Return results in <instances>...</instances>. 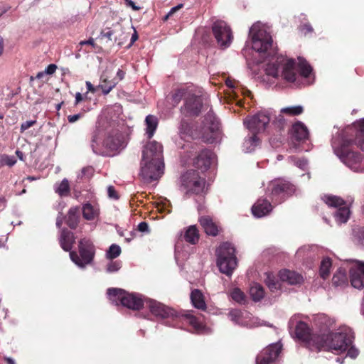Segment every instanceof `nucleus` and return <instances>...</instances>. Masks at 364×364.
Here are the masks:
<instances>
[{
    "label": "nucleus",
    "mask_w": 364,
    "mask_h": 364,
    "mask_svg": "<svg viewBox=\"0 0 364 364\" xmlns=\"http://www.w3.org/2000/svg\"><path fill=\"white\" fill-rule=\"evenodd\" d=\"M145 304L150 312L158 318H171L176 319L178 317V313L176 310L155 300H146Z\"/></svg>",
    "instance_id": "4468645a"
},
{
    "label": "nucleus",
    "mask_w": 364,
    "mask_h": 364,
    "mask_svg": "<svg viewBox=\"0 0 364 364\" xmlns=\"http://www.w3.org/2000/svg\"><path fill=\"white\" fill-rule=\"evenodd\" d=\"M100 36L102 38H106L109 41L117 42L119 46L123 45L124 41L129 37L128 33L123 31L121 25L114 26L113 29L107 28L102 30Z\"/></svg>",
    "instance_id": "aec40b11"
},
{
    "label": "nucleus",
    "mask_w": 364,
    "mask_h": 364,
    "mask_svg": "<svg viewBox=\"0 0 364 364\" xmlns=\"http://www.w3.org/2000/svg\"><path fill=\"white\" fill-rule=\"evenodd\" d=\"M204 128L210 130V135L205 136L203 134V138L205 141L212 143L215 139V134L219 130V122L212 110H210L205 115L203 120Z\"/></svg>",
    "instance_id": "6ab92c4d"
},
{
    "label": "nucleus",
    "mask_w": 364,
    "mask_h": 364,
    "mask_svg": "<svg viewBox=\"0 0 364 364\" xmlns=\"http://www.w3.org/2000/svg\"><path fill=\"white\" fill-rule=\"evenodd\" d=\"M353 237L355 242L364 246V227L355 226L353 228Z\"/></svg>",
    "instance_id": "ea45409f"
},
{
    "label": "nucleus",
    "mask_w": 364,
    "mask_h": 364,
    "mask_svg": "<svg viewBox=\"0 0 364 364\" xmlns=\"http://www.w3.org/2000/svg\"><path fill=\"white\" fill-rule=\"evenodd\" d=\"M265 284L271 291H274L280 288V283L271 273H267Z\"/></svg>",
    "instance_id": "58836bf2"
},
{
    "label": "nucleus",
    "mask_w": 364,
    "mask_h": 364,
    "mask_svg": "<svg viewBox=\"0 0 364 364\" xmlns=\"http://www.w3.org/2000/svg\"><path fill=\"white\" fill-rule=\"evenodd\" d=\"M86 87L87 89V92H90L92 93H95L96 92V88L92 85V84L90 82H86Z\"/></svg>",
    "instance_id": "338daca9"
},
{
    "label": "nucleus",
    "mask_w": 364,
    "mask_h": 364,
    "mask_svg": "<svg viewBox=\"0 0 364 364\" xmlns=\"http://www.w3.org/2000/svg\"><path fill=\"white\" fill-rule=\"evenodd\" d=\"M17 162L14 156H9L7 154H0V168L7 166L11 167Z\"/></svg>",
    "instance_id": "79ce46f5"
},
{
    "label": "nucleus",
    "mask_w": 364,
    "mask_h": 364,
    "mask_svg": "<svg viewBox=\"0 0 364 364\" xmlns=\"http://www.w3.org/2000/svg\"><path fill=\"white\" fill-rule=\"evenodd\" d=\"M281 70L282 77L287 81L294 82L299 76L304 78L309 77L312 72L311 66L307 61L298 58L296 64L294 59H287L282 55L277 56L274 61L267 65L266 73L268 75L277 77Z\"/></svg>",
    "instance_id": "f257e3e1"
},
{
    "label": "nucleus",
    "mask_w": 364,
    "mask_h": 364,
    "mask_svg": "<svg viewBox=\"0 0 364 364\" xmlns=\"http://www.w3.org/2000/svg\"><path fill=\"white\" fill-rule=\"evenodd\" d=\"M231 298L239 304H243L245 301V294L239 289L235 288L231 291Z\"/></svg>",
    "instance_id": "49530a36"
},
{
    "label": "nucleus",
    "mask_w": 364,
    "mask_h": 364,
    "mask_svg": "<svg viewBox=\"0 0 364 364\" xmlns=\"http://www.w3.org/2000/svg\"><path fill=\"white\" fill-rule=\"evenodd\" d=\"M292 137L298 141H304L309 137V131L307 127L301 122H297L291 127Z\"/></svg>",
    "instance_id": "cd10ccee"
},
{
    "label": "nucleus",
    "mask_w": 364,
    "mask_h": 364,
    "mask_svg": "<svg viewBox=\"0 0 364 364\" xmlns=\"http://www.w3.org/2000/svg\"><path fill=\"white\" fill-rule=\"evenodd\" d=\"M331 265V259L329 257H326L321 261L320 266V276L323 279H326L329 276Z\"/></svg>",
    "instance_id": "4c0bfd02"
},
{
    "label": "nucleus",
    "mask_w": 364,
    "mask_h": 364,
    "mask_svg": "<svg viewBox=\"0 0 364 364\" xmlns=\"http://www.w3.org/2000/svg\"><path fill=\"white\" fill-rule=\"evenodd\" d=\"M125 1L127 5L132 7L134 11H139L141 9L139 6H136V4L132 0H125Z\"/></svg>",
    "instance_id": "0e129e2a"
},
{
    "label": "nucleus",
    "mask_w": 364,
    "mask_h": 364,
    "mask_svg": "<svg viewBox=\"0 0 364 364\" xmlns=\"http://www.w3.org/2000/svg\"><path fill=\"white\" fill-rule=\"evenodd\" d=\"M107 193H108V196L110 198H112V199H114V200H117L119 198V196L117 192V191L115 190L114 187L112 186H109L107 188Z\"/></svg>",
    "instance_id": "864d4df0"
},
{
    "label": "nucleus",
    "mask_w": 364,
    "mask_h": 364,
    "mask_svg": "<svg viewBox=\"0 0 364 364\" xmlns=\"http://www.w3.org/2000/svg\"><path fill=\"white\" fill-rule=\"evenodd\" d=\"M203 107L201 96L196 95L192 90L185 98L183 105L181 107V112L185 117H196L200 114Z\"/></svg>",
    "instance_id": "f8f14e48"
},
{
    "label": "nucleus",
    "mask_w": 364,
    "mask_h": 364,
    "mask_svg": "<svg viewBox=\"0 0 364 364\" xmlns=\"http://www.w3.org/2000/svg\"><path fill=\"white\" fill-rule=\"evenodd\" d=\"M191 90L192 89H190L189 87L186 86H183L173 90L170 95L171 104L173 106L178 105L182 99L185 100V98L188 95Z\"/></svg>",
    "instance_id": "7c9ffc66"
},
{
    "label": "nucleus",
    "mask_w": 364,
    "mask_h": 364,
    "mask_svg": "<svg viewBox=\"0 0 364 364\" xmlns=\"http://www.w3.org/2000/svg\"><path fill=\"white\" fill-rule=\"evenodd\" d=\"M79 45L82 46L84 45L91 46L93 48L96 47V43L92 38H89L87 41H82L79 43Z\"/></svg>",
    "instance_id": "bf43d9fd"
},
{
    "label": "nucleus",
    "mask_w": 364,
    "mask_h": 364,
    "mask_svg": "<svg viewBox=\"0 0 364 364\" xmlns=\"http://www.w3.org/2000/svg\"><path fill=\"white\" fill-rule=\"evenodd\" d=\"M164 161L163 146L156 141L148 142L142 150V161Z\"/></svg>",
    "instance_id": "f3484780"
},
{
    "label": "nucleus",
    "mask_w": 364,
    "mask_h": 364,
    "mask_svg": "<svg viewBox=\"0 0 364 364\" xmlns=\"http://www.w3.org/2000/svg\"><path fill=\"white\" fill-rule=\"evenodd\" d=\"M354 334L350 328H345L340 332L331 333H321V336H314L311 346L316 351H336L337 353L347 350L353 343Z\"/></svg>",
    "instance_id": "f03ea898"
},
{
    "label": "nucleus",
    "mask_w": 364,
    "mask_h": 364,
    "mask_svg": "<svg viewBox=\"0 0 364 364\" xmlns=\"http://www.w3.org/2000/svg\"><path fill=\"white\" fill-rule=\"evenodd\" d=\"M272 210L271 203L265 198H259L252 208V214L257 218L268 215Z\"/></svg>",
    "instance_id": "5701e85b"
},
{
    "label": "nucleus",
    "mask_w": 364,
    "mask_h": 364,
    "mask_svg": "<svg viewBox=\"0 0 364 364\" xmlns=\"http://www.w3.org/2000/svg\"><path fill=\"white\" fill-rule=\"evenodd\" d=\"M217 266L221 273L231 276L237 267L235 247L228 242H223L216 250Z\"/></svg>",
    "instance_id": "20e7f679"
},
{
    "label": "nucleus",
    "mask_w": 364,
    "mask_h": 364,
    "mask_svg": "<svg viewBox=\"0 0 364 364\" xmlns=\"http://www.w3.org/2000/svg\"><path fill=\"white\" fill-rule=\"evenodd\" d=\"M295 334L298 339L306 343L309 350L316 351V348L311 346L310 343L313 341L314 336H321V333H311V330L309 325L304 321H299L295 327Z\"/></svg>",
    "instance_id": "a211bd4d"
},
{
    "label": "nucleus",
    "mask_w": 364,
    "mask_h": 364,
    "mask_svg": "<svg viewBox=\"0 0 364 364\" xmlns=\"http://www.w3.org/2000/svg\"><path fill=\"white\" fill-rule=\"evenodd\" d=\"M183 239L191 245L197 244L200 239L199 230L197 227L196 225L188 227L184 232Z\"/></svg>",
    "instance_id": "2f4dec72"
},
{
    "label": "nucleus",
    "mask_w": 364,
    "mask_h": 364,
    "mask_svg": "<svg viewBox=\"0 0 364 364\" xmlns=\"http://www.w3.org/2000/svg\"><path fill=\"white\" fill-rule=\"evenodd\" d=\"M364 277L360 273H354L350 275L351 285L358 289L363 287Z\"/></svg>",
    "instance_id": "c03bdc74"
},
{
    "label": "nucleus",
    "mask_w": 364,
    "mask_h": 364,
    "mask_svg": "<svg viewBox=\"0 0 364 364\" xmlns=\"http://www.w3.org/2000/svg\"><path fill=\"white\" fill-rule=\"evenodd\" d=\"M82 117L81 114H77L74 115H69L68 117V120L70 123H74L76 121H77L79 119H80Z\"/></svg>",
    "instance_id": "e2e57ef3"
},
{
    "label": "nucleus",
    "mask_w": 364,
    "mask_h": 364,
    "mask_svg": "<svg viewBox=\"0 0 364 364\" xmlns=\"http://www.w3.org/2000/svg\"><path fill=\"white\" fill-rule=\"evenodd\" d=\"M78 252H70V259L77 266L84 268L92 263L95 255V247L90 239L85 237L78 242Z\"/></svg>",
    "instance_id": "423d86ee"
},
{
    "label": "nucleus",
    "mask_w": 364,
    "mask_h": 364,
    "mask_svg": "<svg viewBox=\"0 0 364 364\" xmlns=\"http://www.w3.org/2000/svg\"><path fill=\"white\" fill-rule=\"evenodd\" d=\"M280 280L286 282L289 284H299L302 280V277L293 271L288 269H282L279 272Z\"/></svg>",
    "instance_id": "c756f323"
},
{
    "label": "nucleus",
    "mask_w": 364,
    "mask_h": 364,
    "mask_svg": "<svg viewBox=\"0 0 364 364\" xmlns=\"http://www.w3.org/2000/svg\"><path fill=\"white\" fill-rule=\"evenodd\" d=\"M347 355L351 358H355L358 355V350L355 348L352 344L348 348Z\"/></svg>",
    "instance_id": "5fc2aeb1"
},
{
    "label": "nucleus",
    "mask_w": 364,
    "mask_h": 364,
    "mask_svg": "<svg viewBox=\"0 0 364 364\" xmlns=\"http://www.w3.org/2000/svg\"><path fill=\"white\" fill-rule=\"evenodd\" d=\"M181 188L186 194L200 195L205 193V176H202L198 171L188 170L181 176Z\"/></svg>",
    "instance_id": "39448f33"
},
{
    "label": "nucleus",
    "mask_w": 364,
    "mask_h": 364,
    "mask_svg": "<svg viewBox=\"0 0 364 364\" xmlns=\"http://www.w3.org/2000/svg\"><path fill=\"white\" fill-rule=\"evenodd\" d=\"M80 221V206H73L65 217L66 225L72 230H75Z\"/></svg>",
    "instance_id": "a878e982"
},
{
    "label": "nucleus",
    "mask_w": 364,
    "mask_h": 364,
    "mask_svg": "<svg viewBox=\"0 0 364 364\" xmlns=\"http://www.w3.org/2000/svg\"><path fill=\"white\" fill-rule=\"evenodd\" d=\"M353 144H356L357 146L364 151V120L361 122L360 129L357 131L355 139L353 140H343L341 146V156L343 160L351 164H358L361 161L362 155L359 152L349 149Z\"/></svg>",
    "instance_id": "6e6552de"
},
{
    "label": "nucleus",
    "mask_w": 364,
    "mask_h": 364,
    "mask_svg": "<svg viewBox=\"0 0 364 364\" xmlns=\"http://www.w3.org/2000/svg\"><path fill=\"white\" fill-rule=\"evenodd\" d=\"M118 81L116 80V78L109 80L107 76L102 74L100 77V84L97 86V88H100L102 93L106 95L115 87Z\"/></svg>",
    "instance_id": "473e14b6"
},
{
    "label": "nucleus",
    "mask_w": 364,
    "mask_h": 364,
    "mask_svg": "<svg viewBox=\"0 0 364 364\" xmlns=\"http://www.w3.org/2000/svg\"><path fill=\"white\" fill-rule=\"evenodd\" d=\"M125 75H126L125 71H124L122 69H119L117 73V76H116V78L118 79L117 81L119 82L120 80H122L124 78Z\"/></svg>",
    "instance_id": "69168bd1"
},
{
    "label": "nucleus",
    "mask_w": 364,
    "mask_h": 364,
    "mask_svg": "<svg viewBox=\"0 0 364 364\" xmlns=\"http://www.w3.org/2000/svg\"><path fill=\"white\" fill-rule=\"evenodd\" d=\"M141 176L146 183L158 180L164 174V161H142Z\"/></svg>",
    "instance_id": "9b49d317"
},
{
    "label": "nucleus",
    "mask_w": 364,
    "mask_h": 364,
    "mask_svg": "<svg viewBox=\"0 0 364 364\" xmlns=\"http://www.w3.org/2000/svg\"><path fill=\"white\" fill-rule=\"evenodd\" d=\"M70 183L67 178H64L59 184L58 187L55 189V192L60 196H66L70 193Z\"/></svg>",
    "instance_id": "a19ab883"
},
{
    "label": "nucleus",
    "mask_w": 364,
    "mask_h": 364,
    "mask_svg": "<svg viewBox=\"0 0 364 364\" xmlns=\"http://www.w3.org/2000/svg\"><path fill=\"white\" fill-rule=\"evenodd\" d=\"M82 175L86 176L87 178H90L92 176L94 169L91 166L85 167L82 169Z\"/></svg>",
    "instance_id": "6e6d98bb"
},
{
    "label": "nucleus",
    "mask_w": 364,
    "mask_h": 364,
    "mask_svg": "<svg viewBox=\"0 0 364 364\" xmlns=\"http://www.w3.org/2000/svg\"><path fill=\"white\" fill-rule=\"evenodd\" d=\"M348 277L346 271L344 269H338L333 274L332 278V284L335 287H341L347 284Z\"/></svg>",
    "instance_id": "f704fd0d"
},
{
    "label": "nucleus",
    "mask_w": 364,
    "mask_h": 364,
    "mask_svg": "<svg viewBox=\"0 0 364 364\" xmlns=\"http://www.w3.org/2000/svg\"><path fill=\"white\" fill-rule=\"evenodd\" d=\"M228 316L232 321L237 322L241 316V311L237 309H232L228 313Z\"/></svg>",
    "instance_id": "3c124183"
},
{
    "label": "nucleus",
    "mask_w": 364,
    "mask_h": 364,
    "mask_svg": "<svg viewBox=\"0 0 364 364\" xmlns=\"http://www.w3.org/2000/svg\"><path fill=\"white\" fill-rule=\"evenodd\" d=\"M82 216L85 220H92L98 215L97 209L95 208L90 203H87L82 208Z\"/></svg>",
    "instance_id": "e433bc0d"
},
{
    "label": "nucleus",
    "mask_w": 364,
    "mask_h": 364,
    "mask_svg": "<svg viewBox=\"0 0 364 364\" xmlns=\"http://www.w3.org/2000/svg\"><path fill=\"white\" fill-rule=\"evenodd\" d=\"M270 122L268 114L258 112L256 114L245 119L244 124L251 132H261L264 131Z\"/></svg>",
    "instance_id": "dca6fc26"
},
{
    "label": "nucleus",
    "mask_w": 364,
    "mask_h": 364,
    "mask_svg": "<svg viewBox=\"0 0 364 364\" xmlns=\"http://www.w3.org/2000/svg\"><path fill=\"white\" fill-rule=\"evenodd\" d=\"M249 35L253 50L259 53L267 54V56H274L276 54L272 36L259 24L252 26Z\"/></svg>",
    "instance_id": "7ed1b4c3"
},
{
    "label": "nucleus",
    "mask_w": 364,
    "mask_h": 364,
    "mask_svg": "<svg viewBox=\"0 0 364 364\" xmlns=\"http://www.w3.org/2000/svg\"><path fill=\"white\" fill-rule=\"evenodd\" d=\"M57 70V65L55 64H50L46 68L45 72L47 75H53Z\"/></svg>",
    "instance_id": "13d9d810"
},
{
    "label": "nucleus",
    "mask_w": 364,
    "mask_h": 364,
    "mask_svg": "<svg viewBox=\"0 0 364 364\" xmlns=\"http://www.w3.org/2000/svg\"><path fill=\"white\" fill-rule=\"evenodd\" d=\"M179 131L181 134L185 135H190L192 132V127L191 123L185 119H182L179 126Z\"/></svg>",
    "instance_id": "de8ad7c7"
},
{
    "label": "nucleus",
    "mask_w": 364,
    "mask_h": 364,
    "mask_svg": "<svg viewBox=\"0 0 364 364\" xmlns=\"http://www.w3.org/2000/svg\"><path fill=\"white\" fill-rule=\"evenodd\" d=\"M198 221L208 235L215 237L221 230V228L208 215L201 216Z\"/></svg>",
    "instance_id": "b1692460"
},
{
    "label": "nucleus",
    "mask_w": 364,
    "mask_h": 364,
    "mask_svg": "<svg viewBox=\"0 0 364 364\" xmlns=\"http://www.w3.org/2000/svg\"><path fill=\"white\" fill-rule=\"evenodd\" d=\"M213 158L214 154L210 150L203 149L194 159L193 166L203 173L210 168Z\"/></svg>",
    "instance_id": "412c9836"
},
{
    "label": "nucleus",
    "mask_w": 364,
    "mask_h": 364,
    "mask_svg": "<svg viewBox=\"0 0 364 364\" xmlns=\"http://www.w3.org/2000/svg\"><path fill=\"white\" fill-rule=\"evenodd\" d=\"M121 268V262L119 261H111L107 266V271L112 273L118 271Z\"/></svg>",
    "instance_id": "09e8293b"
},
{
    "label": "nucleus",
    "mask_w": 364,
    "mask_h": 364,
    "mask_svg": "<svg viewBox=\"0 0 364 364\" xmlns=\"http://www.w3.org/2000/svg\"><path fill=\"white\" fill-rule=\"evenodd\" d=\"M282 345L275 343L264 348L256 358L257 364H272L281 353Z\"/></svg>",
    "instance_id": "2eb2a0df"
},
{
    "label": "nucleus",
    "mask_w": 364,
    "mask_h": 364,
    "mask_svg": "<svg viewBox=\"0 0 364 364\" xmlns=\"http://www.w3.org/2000/svg\"><path fill=\"white\" fill-rule=\"evenodd\" d=\"M138 230L140 231V232H149V225L146 222L144 221V222H141L139 225H138Z\"/></svg>",
    "instance_id": "4d7b16f0"
},
{
    "label": "nucleus",
    "mask_w": 364,
    "mask_h": 364,
    "mask_svg": "<svg viewBox=\"0 0 364 364\" xmlns=\"http://www.w3.org/2000/svg\"><path fill=\"white\" fill-rule=\"evenodd\" d=\"M323 200L328 206L336 209L333 215L337 223H346L348 220L350 210L347 201L341 197L331 195L324 196Z\"/></svg>",
    "instance_id": "1a4fd4ad"
},
{
    "label": "nucleus",
    "mask_w": 364,
    "mask_h": 364,
    "mask_svg": "<svg viewBox=\"0 0 364 364\" xmlns=\"http://www.w3.org/2000/svg\"><path fill=\"white\" fill-rule=\"evenodd\" d=\"M121 252L122 250L119 245L112 244L107 252L106 257L107 259L112 260L119 257Z\"/></svg>",
    "instance_id": "a18cd8bd"
},
{
    "label": "nucleus",
    "mask_w": 364,
    "mask_h": 364,
    "mask_svg": "<svg viewBox=\"0 0 364 364\" xmlns=\"http://www.w3.org/2000/svg\"><path fill=\"white\" fill-rule=\"evenodd\" d=\"M84 100L82 95L80 92L75 94V105H77L81 101Z\"/></svg>",
    "instance_id": "774afa93"
},
{
    "label": "nucleus",
    "mask_w": 364,
    "mask_h": 364,
    "mask_svg": "<svg viewBox=\"0 0 364 364\" xmlns=\"http://www.w3.org/2000/svg\"><path fill=\"white\" fill-rule=\"evenodd\" d=\"M104 147L109 151H117L122 146V141L116 130L109 132L103 141Z\"/></svg>",
    "instance_id": "393cba45"
},
{
    "label": "nucleus",
    "mask_w": 364,
    "mask_h": 364,
    "mask_svg": "<svg viewBox=\"0 0 364 364\" xmlns=\"http://www.w3.org/2000/svg\"><path fill=\"white\" fill-rule=\"evenodd\" d=\"M304 108L301 105L284 107L281 109V112L289 116H298L303 113Z\"/></svg>",
    "instance_id": "37998d69"
},
{
    "label": "nucleus",
    "mask_w": 364,
    "mask_h": 364,
    "mask_svg": "<svg viewBox=\"0 0 364 364\" xmlns=\"http://www.w3.org/2000/svg\"><path fill=\"white\" fill-rule=\"evenodd\" d=\"M183 7L182 4H178V6L173 7L170 11L167 14V15L164 17V20H167L169 17H171L175 12Z\"/></svg>",
    "instance_id": "052dcab7"
},
{
    "label": "nucleus",
    "mask_w": 364,
    "mask_h": 364,
    "mask_svg": "<svg viewBox=\"0 0 364 364\" xmlns=\"http://www.w3.org/2000/svg\"><path fill=\"white\" fill-rule=\"evenodd\" d=\"M36 123V120H30L22 123L20 129L21 132L23 133L26 129L35 125Z\"/></svg>",
    "instance_id": "603ef678"
},
{
    "label": "nucleus",
    "mask_w": 364,
    "mask_h": 364,
    "mask_svg": "<svg viewBox=\"0 0 364 364\" xmlns=\"http://www.w3.org/2000/svg\"><path fill=\"white\" fill-rule=\"evenodd\" d=\"M270 196L273 201L281 203L294 192V186L284 179H275L268 186Z\"/></svg>",
    "instance_id": "9d476101"
},
{
    "label": "nucleus",
    "mask_w": 364,
    "mask_h": 364,
    "mask_svg": "<svg viewBox=\"0 0 364 364\" xmlns=\"http://www.w3.org/2000/svg\"><path fill=\"white\" fill-rule=\"evenodd\" d=\"M107 294L113 301H119L123 306L134 311L141 309L146 301L141 295L129 293L122 289L109 288Z\"/></svg>",
    "instance_id": "0eeeda50"
},
{
    "label": "nucleus",
    "mask_w": 364,
    "mask_h": 364,
    "mask_svg": "<svg viewBox=\"0 0 364 364\" xmlns=\"http://www.w3.org/2000/svg\"><path fill=\"white\" fill-rule=\"evenodd\" d=\"M176 320H178L189 324L196 331H200L204 328L203 321L200 318L197 317L191 313L178 314V317H176Z\"/></svg>",
    "instance_id": "bb28decb"
},
{
    "label": "nucleus",
    "mask_w": 364,
    "mask_h": 364,
    "mask_svg": "<svg viewBox=\"0 0 364 364\" xmlns=\"http://www.w3.org/2000/svg\"><path fill=\"white\" fill-rule=\"evenodd\" d=\"M145 124L146 126V134L147 135V138L151 139L153 137L158 127V118L154 115L149 114L146 117Z\"/></svg>",
    "instance_id": "72a5a7b5"
},
{
    "label": "nucleus",
    "mask_w": 364,
    "mask_h": 364,
    "mask_svg": "<svg viewBox=\"0 0 364 364\" xmlns=\"http://www.w3.org/2000/svg\"><path fill=\"white\" fill-rule=\"evenodd\" d=\"M190 299L193 306L199 310L205 311L207 305L205 301V296L202 291L198 289L191 291Z\"/></svg>",
    "instance_id": "c85d7f7f"
},
{
    "label": "nucleus",
    "mask_w": 364,
    "mask_h": 364,
    "mask_svg": "<svg viewBox=\"0 0 364 364\" xmlns=\"http://www.w3.org/2000/svg\"><path fill=\"white\" fill-rule=\"evenodd\" d=\"M213 33L218 46L222 48H228L232 40L230 28L223 21H216L212 26Z\"/></svg>",
    "instance_id": "ddd939ff"
},
{
    "label": "nucleus",
    "mask_w": 364,
    "mask_h": 364,
    "mask_svg": "<svg viewBox=\"0 0 364 364\" xmlns=\"http://www.w3.org/2000/svg\"><path fill=\"white\" fill-rule=\"evenodd\" d=\"M301 31L304 32L305 34L309 33H312L314 29L312 26L309 23H305L301 26Z\"/></svg>",
    "instance_id": "680f3d73"
},
{
    "label": "nucleus",
    "mask_w": 364,
    "mask_h": 364,
    "mask_svg": "<svg viewBox=\"0 0 364 364\" xmlns=\"http://www.w3.org/2000/svg\"><path fill=\"white\" fill-rule=\"evenodd\" d=\"M250 295L253 301H259L264 296V289L261 284L255 283L250 288Z\"/></svg>",
    "instance_id": "c9c22d12"
},
{
    "label": "nucleus",
    "mask_w": 364,
    "mask_h": 364,
    "mask_svg": "<svg viewBox=\"0 0 364 364\" xmlns=\"http://www.w3.org/2000/svg\"><path fill=\"white\" fill-rule=\"evenodd\" d=\"M251 133H252V136H250L246 140V142L250 144L251 146H256L259 142V139L257 136V134L259 132H251Z\"/></svg>",
    "instance_id": "8fccbe9b"
},
{
    "label": "nucleus",
    "mask_w": 364,
    "mask_h": 364,
    "mask_svg": "<svg viewBox=\"0 0 364 364\" xmlns=\"http://www.w3.org/2000/svg\"><path fill=\"white\" fill-rule=\"evenodd\" d=\"M75 243V237L74 233L66 228H63L59 237V244L61 248L65 252H70Z\"/></svg>",
    "instance_id": "4be33fe9"
}]
</instances>
